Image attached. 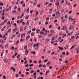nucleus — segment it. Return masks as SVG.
<instances>
[{
  "instance_id": "f257e3e1",
  "label": "nucleus",
  "mask_w": 79,
  "mask_h": 79,
  "mask_svg": "<svg viewBox=\"0 0 79 79\" xmlns=\"http://www.w3.org/2000/svg\"><path fill=\"white\" fill-rule=\"evenodd\" d=\"M8 21V19H5L4 21L2 22V23L0 25H3V24H5V23H6V22H7Z\"/></svg>"
},
{
  "instance_id": "f03ea898",
  "label": "nucleus",
  "mask_w": 79,
  "mask_h": 79,
  "mask_svg": "<svg viewBox=\"0 0 79 79\" xmlns=\"http://www.w3.org/2000/svg\"><path fill=\"white\" fill-rule=\"evenodd\" d=\"M67 29V28L66 27V26H64L63 27L61 28V30L63 31V30H65L66 31Z\"/></svg>"
},
{
  "instance_id": "7ed1b4c3",
  "label": "nucleus",
  "mask_w": 79,
  "mask_h": 79,
  "mask_svg": "<svg viewBox=\"0 0 79 79\" xmlns=\"http://www.w3.org/2000/svg\"><path fill=\"white\" fill-rule=\"evenodd\" d=\"M56 15H59V16H60V15H61V13H60V12L59 10H58V11L56 12Z\"/></svg>"
},
{
  "instance_id": "20e7f679",
  "label": "nucleus",
  "mask_w": 79,
  "mask_h": 79,
  "mask_svg": "<svg viewBox=\"0 0 79 79\" xmlns=\"http://www.w3.org/2000/svg\"><path fill=\"white\" fill-rule=\"evenodd\" d=\"M18 28H15L14 29H13L12 31V32L13 33H15V32H16V30L17 31Z\"/></svg>"
},
{
  "instance_id": "39448f33",
  "label": "nucleus",
  "mask_w": 79,
  "mask_h": 79,
  "mask_svg": "<svg viewBox=\"0 0 79 79\" xmlns=\"http://www.w3.org/2000/svg\"><path fill=\"white\" fill-rule=\"evenodd\" d=\"M74 29V27H73V25L70 26L69 28V29H70V30H72V29L73 30Z\"/></svg>"
},
{
  "instance_id": "423d86ee",
  "label": "nucleus",
  "mask_w": 79,
  "mask_h": 79,
  "mask_svg": "<svg viewBox=\"0 0 79 79\" xmlns=\"http://www.w3.org/2000/svg\"><path fill=\"white\" fill-rule=\"evenodd\" d=\"M69 20H71V21H74V20H75V19H73L72 18H71L70 17H69Z\"/></svg>"
},
{
  "instance_id": "0eeeda50",
  "label": "nucleus",
  "mask_w": 79,
  "mask_h": 79,
  "mask_svg": "<svg viewBox=\"0 0 79 79\" xmlns=\"http://www.w3.org/2000/svg\"><path fill=\"white\" fill-rule=\"evenodd\" d=\"M11 32V29H10L8 30V31H7V33H6L5 35H7V34H8V32Z\"/></svg>"
},
{
  "instance_id": "6e6552de",
  "label": "nucleus",
  "mask_w": 79,
  "mask_h": 79,
  "mask_svg": "<svg viewBox=\"0 0 79 79\" xmlns=\"http://www.w3.org/2000/svg\"><path fill=\"white\" fill-rule=\"evenodd\" d=\"M58 48L60 50H63V48L61 47L60 46H59Z\"/></svg>"
},
{
  "instance_id": "1a4fd4ad",
  "label": "nucleus",
  "mask_w": 79,
  "mask_h": 79,
  "mask_svg": "<svg viewBox=\"0 0 79 79\" xmlns=\"http://www.w3.org/2000/svg\"><path fill=\"white\" fill-rule=\"evenodd\" d=\"M25 55H27V54L29 52V51H28L27 50H26L25 51Z\"/></svg>"
},
{
  "instance_id": "9d476101",
  "label": "nucleus",
  "mask_w": 79,
  "mask_h": 79,
  "mask_svg": "<svg viewBox=\"0 0 79 79\" xmlns=\"http://www.w3.org/2000/svg\"><path fill=\"white\" fill-rule=\"evenodd\" d=\"M11 70H13V71L15 72V71H16V69L15 68L13 69V67H12L11 68Z\"/></svg>"
},
{
  "instance_id": "9b49d317",
  "label": "nucleus",
  "mask_w": 79,
  "mask_h": 79,
  "mask_svg": "<svg viewBox=\"0 0 79 79\" xmlns=\"http://www.w3.org/2000/svg\"><path fill=\"white\" fill-rule=\"evenodd\" d=\"M76 52L77 53H79V48H76Z\"/></svg>"
},
{
  "instance_id": "f8f14e48",
  "label": "nucleus",
  "mask_w": 79,
  "mask_h": 79,
  "mask_svg": "<svg viewBox=\"0 0 79 79\" xmlns=\"http://www.w3.org/2000/svg\"><path fill=\"white\" fill-rule=\"evenodd\" d=\"M29 38H30V36L28 35L27 36L26 39V40H27L29 39Z\"/></svg>"
},
{
  "instance_id": "ddd939ff",
  "label": "nucleus",
  "mask_w": 79,
  "mask_h": 79,
  "mask_svg": "<svg viewBox=\"0 0 79 79\" xmlns=\"http://www.w3.org/2000/svg\"><path fill=\"white\" fill-rule=\"evenodd\" d=\"M50 64V62H48L46 64V65L47 66H49Z\"/></svg>"
},
{
  "instance_id": "4468645a",
  "label": "nucleus",
  "mask_w": 79,
  "mask_h": 79,
  "mask_svg": "<svg viewBox=\"0 0 79 79\" xmlns=\"http://www.w3.org/2000/svg\"><path fill=\"white\" fill-rule=\"evenodd\" d=\"M52 10H53V9L52 8H51L50 9H49V13H51V12H52Z\"/></svg>"
},
{
  "instance_id": "2eb2a0df",
  "label": "nucleus",
  "mask_w": 79,
  "mask_h": 79,
  "mask_svg": "<svg viewBox=\"0 0 79 79\" xmlns=\"http://www.w3.org/2000/svg\"><path fill=\"white\" fill-rule=\"evenodd\" d=\"M56 39V37L54 36L52 38V40H54V39Z\"/></svg>"
},
{
  "instance_id": "dca6fc26",
  "label": "nucleus",
  "mask_w": 79,
  "mask_h": 79,
  "mask_svg": "<svg viewBox=\"0 0 79 79\" xmlns=\"http://www.w3.org/2000/svg\"><path fill=\"white\" fill-rule=\"evenodd\" d=\"M19 41H17L15 43V45H18L19 44Z\"/></svg>"
},
{
  "instance_id": "f3484780",
  "label": "nucleus",
  "mask_w": 79,
  "mask_h": 79,
  "mask_svg": "<svg viewBox=\"0 0 79 79\" xmlns=\"http://www.w3.org/2000/svg\"><path fill=\"white\" fill-rule=\"evenodd\" d=\"M4 61L5 63H8V60L6 59H5L4 60Z\"/></svg>"
},
{
  "instance_id": "a211bd4d",
  "label": "nucleus",
  "mask_w": 79,
  "mask_h": 79,
  "mask_svg": "<svg viewBox=\"0 0 79 79\" xmlns=\"http://www.w3.org/2000/svg\"><path fill=\"white\" fill-rule=\"evenodd\" d=\"M49 72H50V71H49V70H48L47 72H46V73L45 74V75H47V74H48V73H49Z\"/></svg>"
},
{
  "instance_id": "6ab92c4d",
  "label": "nucleus",
  "mask_w": 79,
  "mask_h": 79,
  "mask_svg": "<svg viewBox=\"0 0 79 79\" xmlns=\"http://www.w3.org/2000/svg\"><path fill=\"white\" fill-rule=\"evenodd\" d=\"M31 36H34V33L33 32H32L31 34Z\"/></svg>"
},
{
  "instance_id": "aec40b11",
  "label": "nucleus",
  "mask_w": 79,
  "mask_h": 79,
  "mask_svg": "<svg viewBox=\"0 0 79 79\" xmlns=\"http://www.w3.org/2000/svg\"><path fill=\"white\" fill-rule=\"evenodd\" d=\"M67 48H68V45H66V47H65L64 48V50H66V49H67Z\"/></svg>"
},
{
  "instance_id": "412c9836",
  "label": "nucleus",
  "mask_w": 79,
  "mask_h": 79,
  "mask_svg": "<svg viewBox=\"0 0 79 79\" xmlns=\"http://www.w3.org/2000/svg\"><path fill=\"white\" fill-rule=\"evenodd\" d=\"M38 31H39V32H40V30L39 29H37L36 30V33L37 34H38V33H39V32H38Z\"/></svg>"
},
{
  "instance_id": "4be33fe9",
  "label": "nucleus",
  "mask_w": 79,
  "mask_h": 79,
  "mask_svg": "<svg viewBox=\"0 0 79 79\" xmlns=\"http://www.w3.org/2000/svg\"><path fill=\"white\" fill-rule=\"evenodd\" d=\"M35 73H33V75L34 76H36L37 75V73H36V72L35 71L34 72Z\"/></svg>"
},
{
  "instance_id": "5701e85b",
  "label": "nucleus",
  "mask_w": 79,
  "mask_h": 79,
  "mask_svg": "<svg viewBox=\"0 0 79 79\" xmlns=\"http://www.w3.org/2000/svg\"><path fill=\"white\" fill-rule=\"evenodd\" d=\"M31 30L29 31L28 32H27V34H30L31 32Z\"/></svg>"
},
{
  "instance_id": "b1692460",
  "label": "nucleus",
  "mask_w": 79,
  "mask_h": 79,
  "mask_svg": "<svg viewBox=\"0 0 79 79\" xmlns=\"http://www.w3.org/2000/svg\"><path fill=\"white\" fill-rule=\"evenodd\" d=\"M73 34V32H71V33H69L68 34V35H71V34Z\"/></svg>"
},
{
  "instance_id": "393cba45",
  "label": "nucleus",
  "mask_w": 79,
  "mask_h": 79,
  "mask_svg": "<svg viewBox=\"0 0 79 79\" xmlns=\"http://www.w3.org/2000/svg\"><path fill=\"white\" fill-rule=\"evenodd\" d=\"M29 21H27V22L26 23V24H27V25H29Z\"/></svg>"
},
{
  "instance_id": "a878e982",
  "label": "nucleus",
  "mask_w": 79,
  "mask_h": 79,
  "mask_svg": "<svg viewBox=\"0 0 79 79\" xmlns=\"http://www.w3.org/2000/svg\"><path fill=\"white\" fill-rule=\"evenodd\" d=\"M77 4H75L74 5H73V7L74 8H75V7L76 6H77Z\"/></svg>"
},
{
  "instance_id": "bb28decb",
  "label": "nucleus",
  "mask_w": 79,
  "mask_h": 79,
  "mask_svg": "<svg viewBox=\"0 0 79 79\" xmlns=\"http://www.w3.org/2000/svg\"><path fill=\"white\" fill-rule=\"evenodd\" d=\"M58 5H59V2H57L55 4L56 6H58Z\"/></svg>"
},
{
  "instance_id": "cd10ccee",
  "label": "nucleus",
  "mask_w": 79,
  "mask_h": 79,
  "mask_svg": "<svg viewBox=\"0 0 79 79\" xmlns=\"http://www.w3.org/2000/svg\"><path fill=\"white\" fill-rule=\"evenodd\" d=\"M27 13H29V8H28L26 11Z\"/></svg>"
},
{
  "instance_id": "c85d7f7f",
  "label": "nucleus",
  "mask_w": 79,
  "mask_h": 79,
  "mask_svg": "<svg viewBox=\"0 0 79 79\" xmlns=\"http://www.w3.org/2000/svg\"><path fill=\"white\" fill-rule=\"evenodd\" d=\"M53 35V34H49L48 35V37H51V36H52V35Z\"/></svg>"
},
{
  "instance_id": "c756f323",
  "label": "nucleus",
  "mask_w": 79,
  "mask_h": 79,
  "mask_svg": "<svg viewBox=\"0 0 79 79\" xmlns=\"http://www.w3.org/2000/svg\"><path fill=\"white\" fill-rule=\"evenodd\" d=\"M75 46H76V45H74V46H73L72 47L70 48V50H71L72 48H74V47Z\"/></svg>"
},
{
  "instance_id": "7c9ffc66",
  "label": "nucleus",
  "mask_w": 79,
  "mask_h": 79,
  "mask_svg": "<svg viewBox=\"0 0 79 79\" xmlns=\"http://www.w3.org/2000/svg\"><path fill=\"white\" fill-rule=\"evenodd\" d=\"M24 16V14H22L20 16V18H21L23 16Z\"/></svg>"
},
{
  "instance_id": "2f4dec72",
  "label": "nucleus",
  "mask_w": 79,
  "mask_h": 79,
  "mask_svg": "<svg viewBox=\"0 0 79 79\" xmlns=\"http://www.w3.org/2000/svg\"><path fill=\"white\" fill-rule=\"evenodd\" d=\"M31 53L33 54V55H35V52H33V51H32L31 52Z\"/></svg>"
},
{
  "instance_id": "473e14b6",
  "label": "nucleus",
  "mask_w": 79,
  "mask_h": 79,
  "mask_svg": "<svg viewBox=\"0 0 79 79\" xmlns=\"http://www.w3.org/2000/svg\"><path fill=\"white\" fill-rule=\"evenodd\" d=\"M5 37H5V35H4L2 37L3 39H4V40H6V39L5 38Z\"/></svg>"
},
{
  "instance_id": "72a5a7b5",
  "label": "nucleus",
  "mask_w": 79,
  "mask_h": 79,
  "mask_svg": "<svg viewBox=\"0 0 79 79\" xmlns=\"http://www.w3.org/2000/svg\"><path fill=\"white\" fill-rule=\"evenodd\" d=\"M35 29H36V28H35L34 29H32L31 30L32 31H35Z\"/></svg>"
},
{
  "instance_id": "f704fd0d",
  "label": "nucleus",
  "mask_w": 79,
  "mask_h": 79,
  "mask_svg": "<svg viewBox=\"0 0 79 79\" xmlns=\"http://www.w3.org/2000/svg\"><path fill=\"white\" fill-rule=\"evenodd\" d=\"M25 3H24L22 5V6H23V7H25Z\"/></svg>"
},
{
  "instance_id": "c9c22d12",
  "label": "nucleus",
  "mask_w": 79,
  "mask_h": 79,
  "mask_svg": "<svg viewBox=\"0 0 79 79\" xmlns=\"http://www.w3.org/2000/svg\"><path fill=\"white\" fill-rule=\"evenodd\" d=\"M47 61H48V59H46L44 60V62H47Z\"/></svg>"
},
{
  "instance_id": "e433bc0d",
  "label": "nucleus",
  "mask_w": 79,
  "mask_h": 79,
  "mask_svg": "<svg viewBox=\"0 0 79 79\" xmlns=\"http://www.w3.org/2000/svg\"><path fill=\"white\" fill-rule=\"evenodd\" d=\"M44 32L42 31H41L40 32V34L41 35V34H44Z\"/></svg>"
},
{
  "instance_id": "4c0bfd02",
  "label": "nucleus",
  "mask_w": 79,
  "mask_h": 79,
  "mask_svg": "<svg viewBox=\"0 0 79 79\" xmlns=\"http://www.w3.org/2000/svg\"><path fill=\"white\" fill-rule=\"evenodd\" d=\"M54 53H55V52L54 51L52 52V53H51V55H53L54 54Z\"/></svg>"
},
{
  "instance_id": "58836bf2",
  "label": "nucleus",
  "mask_w": 79,
  "mask_h": 79,
  "mask_svg": "<svg viewBox=\"0 0 79 79\" xmlns=\"http://www.w3.org/2000/svg\"><path fill=\"white\" fill-rule=\"evenodd\" d=\"M19 57H20V55L19 54L17 56V58H19Z\"/></svg>"
},
{
  "instance_id": "ea45409f",
  "label": "nucleus",
  "mask_w": 79,
  "mask_h": 79,
  "mask_svg": "<svg viewBox=\"0 0 79 79\" xmlns=\"http://www.w3.org/2000/svg\"><path fill=\"white\" fill-rule=\"evenodd\" d=\"M11 48L12 49V50H14L15 49V48L14 47H12Z\"/></svg>"
},
{
  "instance_id": "a19ab883",
  "label": "nucleus",
  "mask_w": 79,
  "mask_h": 79,
  "mask_svg": "<svg viewBox=\"0 0 79 79\" xmlns=\"http://www.w3.org/2000/svg\"><path fill=\"white\" fill-rule=\"evenodd\" d=\"M16 10H14L12 11V13H16Z\"/></svg>"
},
{
  "instance_id": "79ce46f5",
  "label": "nucleus",
  "mask_w": 79,
  "mask_h": 79,
  "mask_svg": "<svg viewBox=\"0 0 79 79\" xmlns=\"http://www.w3.org/2000/svg\"><path fill=\"white\" fill-rule=\"evenodd\" d=\"M48 24V22L47 21L45 23V24L47 25Z\"/></svg>"
},
{
  "instance_id": "37998d69",
  "label": "nucleus",
  "mask_w": 79,
  "mask_h": 79,
  "mask_svg": "<svg viewBox=\"0 0 79 79\" xmlns=\"http://www.w3.org/2000/svg\"><path fill=\"white\" fill-rule=\"evenodd\" d=\"M72 12H73V11H72V10H70V11L69 12V14H70V13H72Z\"/></svg>"
},
{
  "instance_id": "c03bdc74",
  "label": "nucleus",
  "mask_w": 79,
  "mask_h": 79,
  "mask_svg": "<svg viewBox=\"0 0 79 79\" xmlns=\"http://www.w3.org/2000/svg\"><path fill=\"white\" fill-rule=\"evenodd\" d=\"M48 20H49V17H47L46 19V21H48Z\"/></svg>"
},
{
  "instance_id": "a18cd8bd",
  "label": "nucleus",
  "mask_w": 79,
  "mask_h": 79,
  "mask_svg": "<svg viewBox=\"0 0 79 79\" xmlns=\"http://www.w3.org/2000/svg\"><path fill=\"white\" fill-rule=\"evenodd\" d=\"M64 11V9H62L61 11V13H63Z\"/></svg>"
},
{
  "instance_id": "49530a36",
  "label": "nucleus",
  "mask_w": 79,
  "mask_h": 79,
  "mask_svg": "<svg viewBox=\"0 0 79 79\" xmlns=\"http://www.w3.org/2000/svg\"><path fill=\"white\" fill-rule=\"evenodd\" d=\"M27 46H26L25 47H24V50H25V49H26H26H27Z\"/></svg>"
},
{
  "instance_id": "de8ad7c7",
  "label": "nucleus",
  "mask_w": 79,
  "mask_h": 79,
  "mask_svg": "<svg viewBox=\"0 0 79 79\" xmlns=\"http://www.w3.org/2000/svg\"><path fill=\"white\" fill-rule=\"evenodd\" d=\"M4 29H5V27H3L2 29L1 30V31H3Z\"/></svg>"
},
{
  "instance_id": "09e8293b",
  "label": "nucleus",
  "mask_w": 79,
  "mask_h": 79,
  "mask_svg": "<svg viewBox=\"0 0 79 79\" xmlns=\"http://www.w3.org/2000/svg\"><path fill=\"white\" fill-rule=\"evenodd\" d=\"M3 79H6V76H5L4 75L3 76Z\"/></svg>"
},
{
  "instance_id": "8fccbe9b",
  "label": "nucleus",
  "mask_w": 79,
  "mask_h": 79,
  "mask_svg": "<svg viewBox=\"0 0 79 79\" xmlns=\"http://www.w3.org/2000/svg\"><path fill=\"white\" fill-rule=\"evenodd\" d=\"M16 8H17V6H15L14 7V10H16Z\"/></svg>"
},
{
  "instance_id": "3c124183",
  "label": "nucleus",
  "mask_w": 79,
  "mask_h": 79,
  "mask_svg": "<svg viewBox=\"0 0 79 79\" xmlns=\"http://www.w3.org/2000/svg\"><path fill=\"white\" fill-rule=\"evenodd\" d=\"M43 34L44 36L46 35H47V33H43Z\"/></svg>"
},
{
  "instance_id": "603ef678",
  "label": "nucleus",
  "mask_w": 79,
  "mask_h": 79,
  "mask_svg": "<svg viewBox=\"0 0 79 79\" xmlns=\"http://www.w3.org/2000/svg\"><path fill=\"white\" fill-rule=\"evenodd\" d=\"M42 65L41 64H40L39 65V67H40V68H41V67H42Z\"/></svg>"
},
{
  "instance_id": "864d4df0",
  "label": "nucleus",
  "mask_w": 79,
  "mask_h": 79,
  "mask_svg": "<svg viewBox=\"0 0 79 79\" xmlns=\"http://www.w3.org/2000/svg\"><path fill=\"white\" fill-rule=\"evenodd\" d=\"M24 3V1H22L21 2H20V4H23V3Z\"/></svg>"
},
{
  "instance_id": "5fc2aeb1",
  "label": "nucleus",
  "mask_w": 79,
  "mask_h": 79,
  "mask_svg": "<svg viewBox=\"0 0 79 79\" xmlns=\"http://www.w3.org/2000/svg\"><path fill=\"white\" fill-rule=\"evenodd\" d=\"M6 53H8V50H6Z\"/></svg>"
},
{
  "instance_id": "6e6d98bb",
  "label": "nucleus",
  "mask_w": 79,
  "mask_h": 79,
  "mask_svg": "<svg viewBox=\"0 0 79 79\" xmlns=\"http://www.w3.org/2000/svg\"><path fill=\"white\" fill-rule=\"evenodd\" d=\"M8 10H9V8H8L7 9H6V12H7V11H8Z\"/></svg>"
},
{
  "instance_id": "4d7b16f0",
  "label": "nucleus",
  "mask_w": 79,
  "mask_h": 79,
  "mask_svg": "<svg viewBox=\"0 0 79 79\" xmlns=\"http://www.w3.org/2000/svg\"><path fill=\"white\" fill-rule=\"evenodd\" d=\"M51 33H54V31H53V30H51Z\"/></svg>"
},
{
  "instance_id": "13d9d810",
  "label": "nucleus",
  "mask_w": 79,
  "mask_h": 79,
  "mask_svg": "<svg viewBox=\"0 0 79 79\" xmlns=\"http://www.w3.org/2000/svg\"><path fill=\"white\" fill-rule=\"evenodd\" d=\"M33 63H37V61L35 60L33 61Z\"/></svg>"
},
{
  "instance_id": "bf43d9fd",
  "label": "nucleus",
  "mask_w": 79,
  "mask_h": 79,
  "mask_svg": "<svg viewBox=\"0 0 79 79\" xmlns=\"http://www.w3.org/2000/svg\"><path fill=\"white\" fill-rule=\"evenodd\" d=\"M48 2H47L45 4V5H48Z\"/></svg>"
},
{
  "instance_id": "052dcab7",
  "label": "nucleus",
  "mask_w": 79,
  "mask_h": 79,
  "mask_svg": "<svg viewBox=\"0 0 79 79\" xmlns=\"http://www.w3.org/2000/svg\"><path fill=\"white\" fill-rule=\"evenodd\" d=\"M27 63V60H25L24 62V64H26V63Z\"/></svg>"
},
{
  "instance_id": "680f3d73",
  "label": "nucleus",
  "mask_w": 79,
  "mask_h": 79,
  "mask_svg": "<svg viewBox=\"0 0 79 79\" xmlns=\"http://www.w3.org/2000/svg\"><path fill=\"white\" fill-rule=\"evenodd\" d=\"M46 40H47L48 42L49 41V39H48V38Z\"/></svg>"
},
{
  "instance_id": "e2e57ef3",
  "label": "nucleus",
  "mask_w": 79,
  "mask_h": 79,
  "mask_svg": "<svg viewBox=\"0 0 79 79\" xmlns=\"http://www.w3.org/2000/svg\"><path fill=\"white\" fill-rule=\"evenodd\" d=\"M29 66L30 67L33 66V64H30Z\"/></svg>"
},
{
  "instance_id": "0e129e2a",
  "label": "nucleus",
  "mask_w": 79,
  "mask_h": 79,
  "mask_svg": "<svg viewBox=\"0 0 79 79\" xmlns=\"http://www.w3.org/2000/svg\"><path fill=\"white\" fill-rule=\"evenodd\" d=\"M52 27V25H50L49 26V28H50Z\"/></svg>"
},
{
  "instance_id": "69168bd1",
  "label": "nucleus",
  "mask_w": 79,
  "mask_h": 79,
  "mask_svg": "<svg viewBox=\"0 0 79 79\" xmlns=\"http://www.w3.org/2000/svg\"><path fill=\"white\" fill-rule=\"evenodd\" d=\"M65 19H62V22H64V21H65Z\"/></svg>"
},
{
  "instance_id": "338daca9",
  "label": "nucleus",
  "mask_w": 79,
  "mask_h": 79,
  "mask_svg": "<svg viewBox=\"0 0 79 79\" xmlns=\"http://www.w3.org/2000/svg\"><path fill=\"white\" fill-rule=\"evenodd\" d=\"M5 48H7V47H8V45H7V44L5 45Z\"/></svg>"
},
{
  "instance_id": "774afa93",
  "label": "nucleus",
  "mask_w": 79,
  "mask_h": 79,
  "mask_svg": "<svg viewBox=\"0 0 79 79\" xmlns=\"http://www.w3.org/2000/svg\"><path fill=\"white\" fill-rule=\"evenodd\" d=\"M0 5L2 6H3V4L2 3V2H1L0 3Z\"/></svg>"
}]
</instances>
